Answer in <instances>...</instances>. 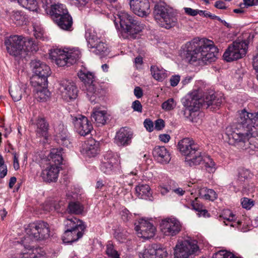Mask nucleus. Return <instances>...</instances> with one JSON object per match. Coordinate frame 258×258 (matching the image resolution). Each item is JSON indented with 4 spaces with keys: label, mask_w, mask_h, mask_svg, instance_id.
<instances>
[{
    "label": "nucleus",
    "mask_w": 258,
    "mask_h": 258,
    "mask_svg": "<svg viewBox=\"0 0 258 258\" xmlns=\"http://www.w3.org/2000/svg\"><path fill=\"white\" fill-rule=\"evenodd\" d=\"M258 130V113H249L243 109L239 112L236 127L228 135L229 144L238 149H252L250 142H254Z\"/></svg>",
    "instance_id": "1"
},
{
    "label": "nucleus",
    "mask_w": 258,
    "mask_h": 258,
    "mask_svg": "<svg viewBox=\"0 0 258 258\" xmlns=\"http://www.w3.org/2000/svg\"><path fill=\"white\" fill-rule=\"evenodd\" d=\"M218 52V49L212 41L196 38L181 48L180 55L183 59L190 63L199 61L207 64L214 61Z\"/></svg>",
    "instance_id": "2"
},
{
    "label": "nucleus",
    "mask_w": 258,
    "mask_h": 258,
    "mask_svg": "<svg viewBox=\"0 0 258 258\" xmlns=\"http://www.w3.org/2000/svg\"><path fill=\"white\" fill-rule=\"evenodd\" d=\"M178 149L182 155L185 156V162L190 167L200 165L204 162L206 170L211 173L215 170V164L210 157L204 159L202 151L199 145L192 139L184 138L178 143Z\"/></svg>",
    "instance_id": "3"
},
{
    "label": "nucleus",
    "mask_w": 258,
    "mask_h": 258,
    "mask_svg": "<svg viewBox=\"0 0 258 258\" xmlns=\"http://www.w3.org/2000/svg\"><path fill=\"white\" fill-rule=\"evenodd\" d=\"M117 16L119 19L121 33L124 38L135 39L136 35L144 28V25L136 19L135 16L124 11L119 12Z\"/></svg>",
    "instance_id": "4"
},
{
    "label": "nucleus",
    "mask_w": 258,
    "mask_h": 258,
    "mask_svg": "<svg viewBox=\"0 0 258 258\" xmlns=\"http://www.w3.org/2000/svg\"><path fill=\"white\" fill-rule=\"evenodd\" d=\"M64 224L65 231L61 237L63 243H71L83 236L86 226L82 221L73 217L66 219Z\"/></svg>",
    "instance_id": "5"
},
{
    "label": "nucleus",
    "mask_w": 258,
    "mask_h": 258,
    "mask_svg": "<svg viewBox=\"0 0 258 258\" xmlns=\"http://www.w3.org/2000/svg\"><path fill=\"white\" fill-rule=\"evenodd\" d=\"M153 15L159 25L167 29L175 27L177 24L176 14L163 3L155 4Z\"/></svg>",
    "instance_id": "6"
},
{
    "label": "nucleus",
    "mask_w": 258,
    "mask_h": 258,
    "mask_svg": "<svg viewBox=\"0 0 258 258\" xmlns=\"http://www.w3.org/2000/svg\"><path fill=\"white\" fill-rule=\"evenodd\" d=\"M81 52L77 49L69 50L56 48L50 51L49 56L54 60L57 65L59 67H69L75 63L80 58Z\"/></svg>",
    "instance_id": "7"
},
{
    "label": "nucleus",
    "mask_w": 258,
    "mask_h": 258,
    "mask_svg": "<svg viewBox=\"0 0 258 258\" xmlns=\"http://www.w3.org/2000/svg\"><path fill=\"white\" fill-rule=\"evenodd\" d=\"M30 66L34 73L30 79L31 85L36 87L39 84H47V78L51 74L49 66L37 59L32 60Z\"/></svg>",
    "instance_id": "8"
},
{
    "label": "nucleus",
    "mask_w": 258,
    "mask_h": 258,
    "mask_svg": "<svg viewBox=\"0 0 258 258\" xmlns=\"http://www.w3.org/2000/svg\"><path fill=\"white\" fill-rule=\"evenodd\" d=\"M25 232L29 237L35 240H43L50 236L49 224L43 221H37L28 224L25 228Z\"/></svg>",
    "instance_id": "9"
},
{
    "label": "nucleus",
    "mask_w": 258,
    "mask_h": 258,
    "mask_svg": "<svg viewBox=\"0 0 258 258\" xmlns=\"http://www.w3.org/2000/svg\"><path fill=\"white\" fill-rule=\"evenodd\" d=\"M248 43L236 40L229 46L223 54L225 60L230 62L243 57L246 53Z\"/></svg>",
    "instance_id": "10"
},
{
    "label": "nucleus",
    "mask_w": 258,
    "mask_h": 258,
    "mask_svg": "<svg viewBox=\"0 0 258 258\" xmlns=\"http://www.w3.org/2000/svg\"><path fill=\"white\" fill-rule=\"evenodd\" d=\"M202 100L197 92H192L182 100L184 108L181 110V113L184 117L192 121V114L197 111L202 106Z\"/></svg>",
    "instance_id": "11"
},
{
    "label": "nucleus",
    "mask_w": 258,
    "mask_h": 258,
    "mask_svg": "<svg viewBox=\"0 0 258 258\" xmlns=\"http://www.w3.org/2000/svg\"><path fill=\"white\" fill-rule=\"evenodd\" d=\"M197 242L191 239L178 241L174 252V258H188L198 250Z\"/></svg>",
    "instance_id": "12"
},
{
    "label": "nucleus",
    "mask_w": 258,
    "mask_h": 258,
    "mask_svg": "<svg viewBox=\"0 0 258 258\" xmlns=\"http://www.w3.org/2000/svg\"><path fill=\"white\" fill-rule=\"evenodd\" d=\"M8 52L15 56L22 55L24 50L25 40L21 36L13 35L7 38L5 41ZM23 56H25L23 55Z\"/></svg>",
    "instance_id": "13"
},
{
    "label": "nucleus",
    "mask_w": 258,
    "mask_h": 258,
    "mask_svg": "<svg viewBox=\"0 0 258 258\" xmlns=\"http://www.w3.org/2000/svg\"><path fill=\"white\" fill-rule=\"evenodd\" d=\"M135 229L140 237L148 239L153 237L155 234V226L152 223L144 219H140L138 224L135 223Z\"/></svg>",
    "instance_id": "14"
},
{
    "label": "nucleus",
    "mask_w": 258,
    "mask_h": 258,
    "mask_svg": "<svg viewBox=\"0 0 258 258\" xmlns=\"http://www.w3.org/2000/svg\"><path fill=\"white\" fill-rule=\"evenodd\" d=\"M58 90L63 99L67 101L75 99L78 95L77 88L74 83L70 80H61Z\"/></svg>",
    "instance_id": "15"
},
{
    "label": "nucleus",
    "mask_w": 258,
    "mask_h": 258,
    "mask_svg": "<svg viewBox=\"0 0 258 258\" xmlns=\"http://www.w3.org/2000/svg\"><path fill=\"white\" fill-rule=\"evenodd\" d=\"M72 119L76 132L80 135L85 136L92 130L93 126L86 116L79 114L77 116H72Z\"/></svg>",
    "instance_id": "16"
},
{
    "label": "nucleus",
    "mask_w": 258,
    "mask_h": 258,
    "mask_svg": "<svg viewBox=\"0 0 258 258\" xmlns=\"http://www.w3.org/2000/svg\"><path fill=\"white\" fill-rule=\"evenodd\" d=\"M117 167V159L111 151L106 152L103 156L100 165V169L104 174H112Z\"/></svg>",
    "instance_id": "17"
},
{
    "label": "nucleus",
    "mask_w": 258,
    "mask_h": 258,
    "mask_svg": "<svg viewBox=\"0 0 258 258\" xmlns=\"http://www.w3.org/2000/svg\"><path fill=\"white\" fill-rule=\"evenodd\" d=\"M161 230L166 236H173L181 230V226L179 221L175 219L163 220L160 224Z\"/></svg>",
    "instance_id": "18"
},
{
    "label": "nucleus",
    "mask_w": 258,
    "mask_h": 258,
    "mask_svg": "<svg viewBox=\"0 0 258 258\" xmlns=\"http://www.w3.org/2000/svg\"><path fill=\"white\" fill-rule=\"evenodd\" d=\"M202 99V106L210 108L212 111L219 108L221 106L223 98L221 95L213 91L207 93Z\"/></svg>",
    "instance_id": "19"
},
{
    "label": "nucleus",
    "mask_w": 258,
    "mask_h": 258,
    "mask_svg": "<svg viewBox=\"0 0 258 258\" xmlns=\"http://www.w3.org/2000/svg\"><path fill=\"white\" fill-rule=\"evenodd\" d=\"M167 252L165 248L156 244L149 245L143 252L140 253V258H166Z\"/></svg>",
    "instance_id": "20"
},
{
    "label": "nucleus",
    "mask_w": 258,
    "mask_h": 258,
    "mask_svg": "<svg viewBox=\"0 0 258 258\" xmlns=\"http://www.w3.org/2000/svg\"><path fill=\"white\" fill-rule=\"evenodd\" d=\"M130 5L134 13L140 17L147 16L150 13L148 0H130Z\"/></svg>",
    "instance_id": "21"
},
{
    "label": "nucleus",
    "mask_w": 258,
    "mask_h": 258,
    "mask_svg": "<svg viewBox=\"0 0 258 258\" xmlns=\"http://www.w3.org/2000/svg\"><path fill=\"white\" fill-rule=\"evenodd\" d=\"M251 178V173L249 170L240 168L238 170L237 179L235 182H233L234 187H237L238 189L242 188L250 190V187L247 186Z\"/></svg>",
    "instance_id": "22"
},
{
    "label": "nucleus",
    "mask_w": 258,
    "mask_h": 258,
    "mask_svg": "<svg viewBox=\"0 0 258 258\" xmlns=\"http://www.w3.org/2000/svg\"><path fill=\"white\" fill-rule=\"evenodd\" d=\"M133 133L128 128L122 127L116 133L115 142L118 146H126L131 143Z\"/></svg>",
    "instance_id": "23"
},
{
    "label": "nucleus",
    "mask_w": 258,
    "mask_h": 258,
    "mask_svg": "<svg viewBox=\"0 0 258 258\" xmlns=\"http://www.w3.org/2000/svg\"><path fill=\"white\" fill-rule=\"evenodd\" d=\"M58 167L53 165H48L44 169L42 170L40 176L43 180L46 182H56L58 175Z\"/></svg>",
    "instance_id": "24"
},
{
    "label": "nucleus",
    "mask_w": 258,
    "mask_h": 258,
    "mask_svg": "<svg viewBox=\"0 0 258 258\" xmlns=\"http://www.w3.org/2000/svg\"><path fill=\"white\" fill-rule=\"evenodd\" d=\"M55 132V140L57 143L68 147L70 144L69 134L66 127L62 124H59L54 129Z\"/></svg>",
    "instance_id": "25"
},
{
    "label": "nucleus",
    "mask_w": 258,
    "mask_h": 258,
    "mask_svg": "<svg viewBox=\"0 0 258 258\" xmlns=\"http://www.w3.org/2000/svg\"><path fill=\"white\" fill-rule=\"evenodd\" d=\"M152 154L155 160L162 164L169 163L171 160L170 154L164 146L155 147Z\"/></svg>",
    "instance_id": "26"
},
{
    "label": "nucleus",
    "mask_w": 258,
    "mask_h": 258,
    "mask_svg": "<svg viewBox=\"0 0 258 258\" xmlns=\"http://www.w3.org/2000/svg\"><path fill=\"white\" fill-rule=\"evenodd\" d=\"M49 14L51 15L54 21L58 19L62 16H64L67 20L71 19V15L69 13L66 7L62 4H57L51 5V9L49 11Z\"/></svg>",
    "instance_id": "27"
},
{
    "label": "nucleus",
    "mask_w": 258,
    "mask_h": 258,
    "mask_svg": "<svg viewBox=\"0 0 258 258\" xmlns=\"http://www.w3.org/2000/svg\"><path fill=\"white\" fill-rule=\"evenodd\" d=\"M99 152V143L94 139H91L85 142L82 150L84 154L89 157H95Z\"/></svg>",
    "instance_id": "28"
},
{
    "label": "nucleus",
    "mask_w": 258,
    "mask_h": 258,
    "mask_svg": "<svg viewBox=\"0 0 258 258\" xmlns=\"http://www.w3.org/2000/svg\"><path fill=\"white\" fill-rule=\"evenodd\" d=\"M78 76L84 82L86 89H88L89 86L96 87V77L93 73L85 69H81L78 72Z\"/></svg>",
    "instance_id": "29"
},
{
    "label": "nucleus",
    "mask_w": 258,
    "mask_h": 258,
    "mask_svg": "<svg viewBox=\"0 0 258 258\" xmlns=\"http://www.w3.org/2000/svg\"><path fill=\"white\" fill-rule=\"evenodd\" d=\"M36 134L39 137L47 136L49 124L44 118L38 117L36 121Z\"/></svg>",
    "instance_id": "30"
},
{
    "label": "nucleus",
    "mask_w": 258,
    "mask_h": 258,
    "mask_svg": "<svg viewBox=\"0 0 258 258\" xmlns=\"http://www.w3.org/2000/svg\"><path fill=\"white\" fill-rule=\"evenodd\" d=\"M92 121H94L97 125L105 124L106 122V111L100 110L99 109L94 108L91 114Z\"/></svg>",
    "instance_id": "31"
},
{
    "label": "nucleus",
    "mask_w": 258,
    "mask_h": 258,
    "mask_svg": "<svg viewBox=\"0 0 258 258\" xmlns=\"http://www.w3.org/2000/svg\"><path fill=\"white\" fill-rule=\"evenodd\" d=\"M47 84H39L35 88V97L40 101H45L49 98L50 93L47 88Z\"/></svg>",
    "instance_id": "32"
},
{
    "label": "nucleus",
    "mask_w": 258,
    "mask_h": 258,
    "mask_svg": "<svg viewBox=\"0 0 258 258\" xmlns=\"http://www.w3.org/2000/svg\"><path fill=\"white\" fill-rule=\"evenodd\" d=\"M62 149L60 148H53L51 150L49 155L48 156V159L49 161L54 163V165H59L62 163L63 158L62 151Z\"/></svg>",
    "instance_id": "33"
},
{
    "label": "nucleus",
    "mask_w": 258,
    "mask_h": 258,
    "mask_svg": "<svg viewBox=\"0 0 258 258\" xmlns=\"http://www.w3.org/2000/svg\"><path fill=\"white\" fill-rule=\"evenodd\" d=\"M23 88L19 85L11 86L9 89L10 94L14 101H18L21 100L23 91L26 92V88L24 86Z\"/></svg>",
    "instance_id": "34"
},
{
    "label": "nucleus",
    "mask_w": 258,
    "mask_h": 258,
    "mask_svg": "<svg viewBox=\"0 0 258 258\" xmlns=\"http://www.w3.org/2000/svg\"><path fill=\"white\" fill-rule=\"evenodd\" d=\"M64 16L60 17L58 19H56V21H54L58 26L61 29L71 31L73 30V19L71 16L70 18L68 20L66 18H64Z\"/></svg>",
    "instance_id": "35"
},
{
    "label": "nucleus",
    "mask_w": 258,
    "mask_h": 258,
    "mask_svg": "<svg viewBox=\"0 0 258 258\" xmlns=\"http://www.w3.org/2000/svg\"><path fill=\"white\" fill-rule=\"evenodd\" d=\"M137 196L141 199H147L151 195V188L148 184H140L136 186Z\"/></svg>",
    "instance_id": "36"
},
{
    "label": "nucleus",
    "mask_w": 258,
    "mask_h": 258,
    "mask_svg": "<svg viewBox=\"0 0 258 258\" xmlns=\"http://www.w3.org/2000/svg\"><path fill=\"white\" fill-rule=\"evenodd\" d=\"M151 72L153 77L158 81H162L167 77L166 71L157 66H151Z\"/></svg>",
    "instance_id": "37"
},
{
    "label": "nucleus",
    "mask_w": 258,
    "mask_h": 258,
    "mask_svg": "<svg viewBox=\"0 0 258 258\" xmlns=\"http://www.w3.org/2000/svg\"><path fill=\"white\" fill-rule=\"evenodd\" d=\"M86 90V94L90 101L94 104L98 103L99 100V91L96 87L89 86Z\"/></svg>",
    "instance_id": "38"
},
{
    "label": "nucleus",
    "mask_w": 258,
    "mask_h": 258,
    "mask_svg": "<svg viewBox=\"0 0 258 258\" xmlns=\"http://www.w3.org/2000/svg\"><path fill=\"white\" fill-rule=\"evenodd\" d=\"M25 44H24V50L23 53L27 54V52H31L32 53L36 52L38 50V46L31 39L24 38Z\"/></svg>",
    "instance_id": "39"
},
{
    "label": "nucleus",
    "mask_w": 258,
    "mask_h": 258,
    "mask_svg": "<svg viewBox=\"0 0 258 258\" xmlns=\"http://www.w3.org/2000/svg\"><path fill=\"white\" fill-rule=\"evenodd\" d=\"M199 195L206 200L214 201L217 198V194L212 189H208L207 188H201L199 190Z\"/></svg>",
    "instance_id": "40"
},
{
    "label": "nucleus",
    "mask_w": 258,
    "mask_h": 258,
    "mask_svg": "<svg viewBox=\"0 0 258 258\" xmlns=\"http://www.w3.org/2000/svg\"><path fill=\"white\" fill-rule=\"evenodd\" d=\"M17 2L23 7L30 11H37L38 9L37 3L36 0H17Z\"/></svg>",
    "instance_id": "41"
},
{
    "label": "nucleus",
    "mask_w": 258,
    "mask_h": 258,
    "mask_svg": "<svg viewBox=\"0 0 258 258\" xmlns=\"http://www.w3.org/2000/svg\"><path fill=\"white\" fill-rule=\"evenodd\" d=\"M68 210L70 213L80 214L82 213L83 207L78 202H71L68 206Z\"/></svg>",
    "instance_id": "42"
},
{
    "label": "nucleus",
    "mask_w": 258,
    "mask_h": 258,
    "mask_svg": "<svg viewBox=\"0 0 258 258\" xmlns=\"http://www.w3.org/2000/svg\"><path fill=\"white\" fill-rule=\"evenodd\" d=\"M191 206L192 209L199 213L200 216L206 217L208 214V211L203 209V205L198 201V198H196L191 202Z\"/></svg>",
    "instance_id": "43"
},
{
    "label": "nucleus",
    "mask_w": 258,
    "mask_h": 258,
    "mask_svg": "<svg viewBox=\"0 0 258 258\" xmlns=\"http://www.w3.org/2000/svg\"><path fill=\"white\" fill-rule=\"evenodd\" d=\"M106 253L111 258H120L118 252L114 248L112 243L110 242L106 245Z\"/></svg>",
    "instance_id": "44"
},
{
    "label": "nucleus",
    "mask_w": 258,
    "mask_h": 258,
    "mask_svg": "<svg viewBox=\"0 0 258 258\" xmlns=\"http://www.w3.org/2000/svg\"><path fill=\"white\" fill-rule=\"evenodd\" d=\"M93 48H95L94 51L97 54H104L108 52L107 45L101 41L96 44Z\"/></svg>",
    "instance_id": "45"
},
{
    "label": "nucleus",
    "mask_w": 258,
    "mask_h": 258,
    "mask_svg": "<svg viewBox=\"0 0 258 258\" xmlns=\"http://www.w3.org/2000/svg\"><path fill=\"white\" fill-rule=\"evenodd\" d=\"M128 237L129 233L124 230L116 232L115 234V238L120 243H125L129 239Z\"/></svg>",
    "instance_id": "46"
},
{
    "label": "nucleus",
    "mask_w": 258,
    "mask_h": 258,
    "mask_svg": "<svg viewBox=\"0 0 258 258\" xmlns=\"http://www.w3.org/2000/svg\"><path fill=\"white\" fill-rule=\"evenodd\" d=\"M11 18L17 25L23 24L24 21V17L19 11H13Z\"/></svg>",
    "instance_id": "47"
},
{
    "label": "nucleus",
    "mask_w": 258,
    "mask_h": 258,
    "mask_svg": "<svg viewBox=\"0 0 258 258\" xmlns=\"http://www.w3.org/2000/svg\"><path fill=\"white\" fill-rule=\"evenodd\" d=\"M50 205L51 207L50 208V210L51 211L54 210L57 211V212H59L63 210L64 205V202L62 201H54L51 202Z\"/></svg>",
    "instance_id": "48"
},
{
    "label": "nucleus",
    "mask_w": 258,
    "mask_h": 258,
    "mask_svg": "<svg viewBox=\"0 0 258 258\" xmlns=\"http://www.w3.org/2000/svg\"><path fill=\"white\" fill-rule=\"evenodd\" d=\"M96 36V32L92 28L87 29L86 31L85 38L88 43H92L93 38H95Z\"/></svg>",
    "instance_id": "49"
},
{
    "label": "nucleus",
    "mask_w": 258,
    "mask_h": 258,
    "mask_svg": "<svg viewBox=\"0 0 258 258\" xmlns=\"http://www.w3.org/2000/svg\"><path fill=\"white\" fill-rule=\"evenodd\" d=\"M175 105L174 99L170 98L162 103V107L163 109L170 110L175 107Z\"/></svg>",
    "instance_id": "50"
},
{
    "label": "nucleus",
    "mask_w": 258,
    "mask_h": 258,
    "mask_svg": "<svg viewBox=\"0 0 258 258\" xmlns=\"http://www.w3.org/2000/svg\"><path fill=\"white\" fill-rule=\"evenodd\" d=\"M231 253V252L227 250H221L215 253L213 255V258H228Z\"/></svg>",
    "instance_id": "51"
},
{
    "label": "nucleus",
    "mask_w": 258,
    "mask_h": 258,
    "mask_svg": "<svg viewBox=\"0 0 258 258\" xmlns=\"http://www.w3.org/2000/svg\"><path fill=\"white\" fill-rule=\"evenodd\" d=\"M242 207L246 209H250L253 205V201L248 198H244L241 201Z\"/></svg>",
    "instance_id": "52"
},
{
    "label": "nucleus",
    "mask_w": 258,
    "mask_h": 258,
    "mask_svg": "<svg viewBox=\"0 0 258 258\" xmlns=\"http://www.w3.org/2000/svg\"><path fill=\"white\" fill-rule=\"evenodd\" d=\"M120 215L121 219L124 221H128L132 217V214L130 212V211L126 209H124L122 210L120 212Z\"/></svg>",
    "instance_id": "53"
},
{
    "label": "nucleus",
    "mask_w": 258,
    "mask_h": 258,
    "mask_svg": "<svg viewBox=\"0 0 258 258\" xmlns=\"http://www.w3.org/2000/svg\"><path fill=\"white\" fill-rule=\"evenodd\" d=\"M132 108L134 111L141 112L142 111V105L139 100H135L132 103Z\"/></svg>",
    "instance_id": "54"
},
{
    "label": "nucleus",
    "mask_w": 258,
    "mask_h": 258,
    "mask_svg": "<svg viewBox=\"0 0 258 258\" xmlns=\"http://www.w3.org/2000/svg\"><path fill=\"white\" fill-rule=\"evenodd\" d=\"M144 126L146 127L147 130L150 132H152L154 130V125L153 122L149 119H146L145 120L144 122Z\"/></svg>",
    "instance_id": "55"
},
{
    "label": "nucleus",
    "mask_w": 258,
    "mask_h": 258,
    "mask_svg": "<svg viewBox=\"0 0 258 258\" xmlns=\"http://www.w3.org/2000/svg\"><path fill=\"white\" fill-rule=\"evenodd\" d=\"M171 187H168L166 184L160 185L159 186V190L162 195H165L170 191H172Z\"/></svg>",
    "instance_id": "56"
},
{
    "label": "nucleus",
    "mask_w": 258,
    "mask_h": 258,
    "mask_svg": "<svg viewBox=\"0 0 258 258\" xmlns=\"http://www.w3.org/2000/svg\"><path fill=\"white\" fill-rule=\"evenodd\" d=\"M183 9L185 14L188 15L195 16L198 14V10H194L190 8H184Z\"/></svg>",
    "instance_id": "57"
},
{
    "label": "nucleus",
    "mask_w": 258,
    "mask_h": 258,
    "mask_svg": "<svg viewBox=\"0 0 258 258\" xmlns=\"http://www.w3.org/2000/svg\"><path fill=\"white\" fill-rule=\"evenodd\" d=\"M180 81V76L179 75L172 76L170 79V85L172 87H175L177 85Z\"/></svg>",
    "instance_id": "58"
},
{
    "label": "nucleus",
    "mask_w": 258,
    "mask_h": 258,
    "mask_svg": "<svg viewBox=\"0 0 258 258\" xmlns=\"http://www.w3.org/2000/svg\"><path fill=\"white\" fill-rule=\"evenodd\" d=\"M165 126V123L163 119H158L155 121V128L156 130L159 131L162 130Z\"/></svg>",
    "instance_id": "59"
},
{
    "label": "nucleus",
    "mask_w": 258,
    "mask_h": 258,
    "mask_svg": "<svg viewBox=\"0 0 258 258\" xmlns=\"http://www.w3.org/2000/svg\"><path fill=\"white\" fill-rule=\"evenodd\" d=\"M89 0H74V4L78 8L84 7L88 3Z\"/></svg>",
    "instance_id": "60"
},
{
    "label": "nucleus",
    "mask_w": 258,
    "mask_h": 258,
    "mask_svg": "<svg viewBox=\"0 0 258 258\" xmlns=\"http://www.w3.org/2000/svg\"><path fill=\"white\" fill-rule=\"evenodd\" d=\"M134 93L137 98H141L143 95V90L140 87H136L134 89Z\"/></svg>",
    "instance_id": "61"
},
{
    "label": "nucleus",
    "mask_w": 258,
    "mask_h": 258,
    "mask_svg": "<svg viewBox=\"0 0 258 258\" xmlns=\"http://www.w3.org/2000/svg\"><path fill=\"white\" fill-rule=\"evenodd\" d=\"M172 191L179 196H183L185 193V190L180 187H176L172 189Z\"/></svg>",
    "instance_id": "62"
},
{
    "label": "nucleus",
    "mask_w": 258,
    "mask_h": 258,
    "mask_svg": "<svg viewBox=\"0 0 258 258\" xmlns=\"http://www.w3.org/2000/svg\"><path fill=\"white\" fill-rule=\"evenodd\" d=\"M159 138L161 141L164 143L168 142L170 139V137L168 134H161L159 136Z\"/></svg>",
    "instance_id": "63"
},
{
    "label": "nucleus",
    "mask_w": 258,
    "mask_h": 258,
    "mask_svg": "<svg viewBox=\"0 0 258 258\" xmlns=\"http://www.w3.org/2000/svg\"><path fill=\"white\" fill-rule=\"evenodd\" d=\"M215 7L219 9H226V7L225 6L224 2L221 1H218L215 4Z\"/></svg>",
    "instance_id": "64"
}]
</instances>
